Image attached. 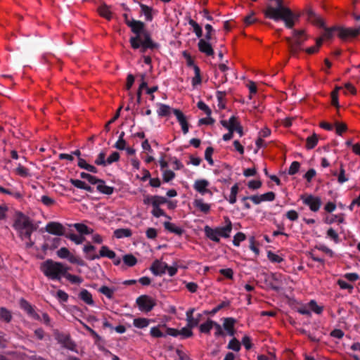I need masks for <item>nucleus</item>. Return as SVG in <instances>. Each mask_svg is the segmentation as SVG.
Returning a JSON list of instances; mask_svg holds the SVG:
<instances>
[{
	"label": "nucleus",
	"mask_w": 360,
	"mask_h": 360,
	"mask_svg": "<svg viewBox=\"0 0 360 360\" xmlns=\"http://www.w3.org/2000/svg\"><path fill=\"white\" fill-rule=\"evenodd\" d=\"M115 291V288H110L106 285H103L98 289V292L105 295L108 299L113 297Z\"/></svg>",
	"instance_id": "42"
},
{
	"label": "nucleus",
	"mask_w": 360,
	"mask_h": 360,
	"mask_svg": "<svg viewBox=\"0 0 360 360\" xmlns=\"http://www.w3.org/2000/svg\"><path fill=\"white\" fill-rule=\"evenodd\" d=\"M160 327H161L160 326H154V327L151 328L150 331V335L153 338H162V337H165L166 335H167V332L165 333L162 331H161Z\"/></svg>",
	"instance_id": "43"
},
{
	"label": "nucleus",
	"mask_w": 360,
	"mask_h": 360,
	"mask_svg": "<svg viewBox=\"0 0 360 360\" xmlns=\"http://www.w3.org/2000/svg\"><path fill=\"white\" fill-rule=\"evenodd\" d=\"M78 297L88 305H94V301L93 300L91 293L86 289H82V290L78 294Z\"/></svg>",
	"instance_id": "24"
},
{
	"label": "nucleus",
	"mask_w": 360,
	"mask_h": 360,
	"mask_svg": "<svg viewBox=\"0 0 360 360\" xmlns=\"http://www.w3.org/2000/svg\"><path fill=\"white\" fill-rule=\"evenodd\" d=\"M267 258L273 263H281L283 261V259L281 257L271 251L267 252Z\"/></svg>",
	"instance_id": "50"
},
{
	"label": "nucleus",
	"mask_w": 360,
	"mask_h": 360,
	"mask_svg": "<svg viewBox=\"0 0 360 360\" xmlns=\"http://www.w3.org/2000/svg\"><path fill=\"white\" fill-rule=\"evenodd\" d=\"M195 77L192 79V85L195 86L200 84L202 82V78L200 75V69L198 66H194Z\"/></svg>",
	"instance_id": "40"
},
{
	"label": "nucleus",
	"mask_w": 360,
	"mask_h": 360,
	"mask_svg": "<svg viewBox=\"0 0 360 360\" xmlns=\"http://www.w3.org/2000/svg\"><path fill=\"white\" fill-rule=\"evenodd\" d=\"M291 14V15L287 17L284 15L281 19L284 22L285 26L288 29H292L302 15L301 13H294L292 11Z\"/></svg>",
	"instance_id": "17"
},
{
	"label": "nucleus",
	"mask_w": 360,
	"mask_h": 360,
	"mask_svg": "<svg viewBox=\"0 0 360 360\" xmlns=\"http://www.w3.org/2000/svg\"><path fill=\"white\" fill-rule=\"evenodd\" d=\"M335 130L338 135L341 136L342 134L347 130V127L345 123L335 122Z\"/></svg>",
	"instance_id": "56"
},
{
	"label": "nucleus",
	"mask_w": 360,
	"mask_h": 360,
	"mask_svg": "<svg viewBox=\"0 0 360 360\" xmlns=\"http://www.w3.org/2000/svg\"><path fill=\"white\" fill-rule=\"evenodd\" d=\"M153 210L151 212L152 214L155 217H160L161 216H163V217H167V219H171V217L169 216H168L165 212V211L161 209L160 207H153Z\"/></svg>",
	"instance_id": "53"
},
{
	"label": "nucleus",
	"mask_w": 360,
	"mask_h": 360,
	"mask_svg": "<svg viewBox=\"0 0 360 360\" xmlns=\"http://www.w3.org/2000/svg\"><path fill=\"white\" fill-rule=\"evenodd\" d=\"M105 152L101 151L95 160V164L99 166L105 167L107 165V160H105Z\"/></svg>",
	"instance_id": "46"
},
{
	"label": "nucleus",
	"mask_w": 360,
	"mask_h": 360,
	"mask_svg": "<svg viewBox=\"0 0 360 360\" xmlns=\"http://www.w3.org/2000/svg\"><path fill=\"white\" fill-rule=\"evenodd\" d=\"M306 15L307 20L311 23L319 27H323L324 25L323 20L311 8H308L306 11Z\"/></svg>",
	"instance_id": "22"
},
{
	"label": "nucleus",
	"mask_w": 360,
	"mask_h": 360,
	"mask_svg": "<svg viewBox=\"0 0 360 360\" xmlns=\"http://www.w3.org/2000/svg\"><path fill=\"white\" fill-rule=\"evenodd\" d=\"M240 342L236 338L231 339L227 345V349H231L235 352L240 351Z\"/></svg>",
	"instance_id": "44"
},
{
	"label": "nucleus",
	"mask_w": 360,
	"mask_h": 360,
	"mask_svg": "<svg viewBox=\"0 0 360 360\" xmlns=\"http://www.w3.org/2000/svg\"><path fill=\"white\" fill-rule=\"evenodd\" d=\"M214 149L212 147H207L205 151V159L208 162L210 165H213L214 161L212 158Z\"/></svg>",
	"instance_id": "58"
},
{
	"label": "nucleus",
	"mask_w": 360,
	"mask_h": 360,
	"mask_svg": "<svg viewBox=\"0 0 360 360\" xmlns=\"http://www.w3.org/2000/svg\"><path fill=\"white\" fill-rule=\"evenodd\" d=\"M300 164L299 162L294 161L291 163L289 169L288 174L289 175H295L297 174L300 169Z\"/></svg>",
	"instance_id": "59"
},
{
	"label": "nucleus",
	"mask_w": 360,
	"mask_h": 360,
	"mask_svg": "<svg viewBox=\"0 0 360 360\" xmlns=\"http://www.w3.org/2000/svg\"><path fill=\"white\" fill-rule=\"evenodd\" d=\"M163 225L167 231L179 236H181L185 231L182 228L176 226L174 224L169 221H165Z\"/></svg>",
	"instance_id": "25"
},
{
	"label": "nucleus",
	"mask_w": 360,
	"mask_h": 360,
	"mask_svg": "<svg viewBox=\"0 0 360 360\" xmlns=\"http://www.w3.org/2000/svg\"><path fill=\"white\" fill-rule=\"evenodd\" d=\"M276 6L274 7L271 5L266 6L264 11V15L266 18L278 21L282 19L285 15L286 17L291 15V10L283 6V0H275Z\"/></svg>",
	"instance_id": "4"
},
{
	"label": "nucleus",
	"mask_w": 360,
	"mask_h": 360,
	"mask_svg": "<svg viewBox=\"0 0 360 360\" xmlns=\"http://www.w3.org/2000/svg\"><path fill=\"white\" fill-rule=\"evenodd\" d=\"M113 234L117 238H122L131 236L132 232L129 229H117L114 231Z\"/></svg>",
	"instance_id": "32"
},
{
	"label": "nucleus",
	"mask_w": 360,
	"mask_h": 360,
	"mask_svg": "<svg viewBox=\"0 0 360 360\" xmlns=\"http://www.w3.org/2000/svg\"><path fill=\"white\" fill-rule=\"evenodd\" d=\"M127 25L130 27L131 31L134 34V36L131 37L129 39L131 47H139V40L145 39L147 34L151 36L150 32L146 29L144 22L140 20L132 18L131 20L127 21Z\"/></svg>",
	"instance_id": "3"
},
{
	"label": "nucleus",
	"mask_w": 360,
	"mask_h": 360,
	"mask_svg": "<svg viewBox=\"0 0 360 360\" xmlns=\"http://www.w3.org/2000/svg\"><path fill=\"white\" fill-rule=\"evenodd\" d=\"M167 267V264L160 262L159 260H155L151 265L150 269L154 275L158 276L165 274L166 268Z\"/></svg>",
	"instance_id": "18"
},
{
	"label": "nucleus",
	"mask_w": 360,
	"mask_h": 360,
	"mask_svg": "<svg viewBox=\"0 0 360 360\" xmlns=\"http://www.w3.org/2000/svg\"><path fill=\"white\" fill-rule=\"evenodd\" d=\"M40 269L48 278L53 281H60L64 274L68 271L70 268L61 262L48 259L41 264Z\"/></svg>",
	"instance_id": "2"
},
{
	"label": "nucleus",
	"mask_w": 360,
	"mask_h": 360,
	"mask_svg": "<svg viewBox=\"0 0 360 360\" xmlns=\"http://www.w3.org/2000/svg\"><path fill=\"white\" fill-rule=\"evenodd\" d=\"M209 185L210 183L207 180L198 179L193 184V188L201 195H205V193H210L212 195V193L209 189H207V186Z\"/></svg>",
	"instance_id": "15"
},
{
	"label": "nucleus",
	"mask_w": 360,
	"mask_h": 360,
	"mask_svg": "<svg viewBox=\"0 0 360 360\" xmlns=\"http://www.w3.org/2000/svg\"><path fill=\"white\" fill-rule=\"evenodd\" d=\"M72 283L79 284L83 281V279L75 275L69 274L68 271L64 274L63 276Z\"/></svg>",
	"instance_id": "45"
},
{
	"label": "nucleus",
	"mask_w": 360,
	"mask_h": 360,
	"mask_svg": "<svg viewBox=\"0 0 360 360\" xmlns=\"http://www.w3.org/2000/svg\"><path fill=\"white\" fill-rule=\"evenodd\" d=\"M20 308L24 310L27 315L32 318L34 320H40L39 315L35 311L34 307L31 305L27 300L22 298L20 300Z\"/></svg>",
	"instance_id": "12"
},
{
	"label": "nucleus",
	"mask_w": 360,
	"mask_h": 360,
	"mask_svg": "<svg viewBox=\"0 0 360 360\" xmlns=\"http://www.w3.org/2000/svg\"><path fill=\"white\" fill-rule=\"evenodd\" d=\"M79 323L83 326V327L96 339V340H100L101 336L91 328L87 326L85 323L79 320Z\"/></svg>",
	"instance_id": "61"
},
{
	"label": "nucleus",
	"mask_w": 360,
	"mask_h": 360,
	"mask_svg": "<svg viewBox=\"0 0 360 360\" xmlns=\"http://www.w3.org/2000/svg\"><path fill=\"white\" fill-rule=\"evenodd\" d=\"M158 110L157 112L160 117H166L170 115L171 108L166 104L164 103H158Z\"/></svg>",
	"instance_id": "33"
},
{
	"label": "nucleus",
	"mask_w": 360,
	"mask_h": 360,
	"mask_svg": "<svg viewBox=\"0 0 360 360\" xmlns=\"http://www.w3.org/2000/svg\"><path fill=\"white\" fill-rule=\"evenodd\" d=\"M166 202H167V199L166 198L160 195H154L153 207H158Z\"/></svg>",
	"instance_id": "48"
},
{
	"label": "nucleus",
	"mask_w": 360,
	"mask_h": 360,
	"mask_svg": "<svg viewBox=\"0 0 360 360\" xmlns=\"http://www.w3.org/2000/svg\"><path fill=\"white\" fill-rule=\"evenodd\" d=\"M193 205L204 214H207L210 210V205L207 203H205L202 198L195 199Z\"/></svg>",
	"instance_id": "26"
},
{
	"label": "nucleus",
	"mask_w": 360,
	"mask_h": 360,
	"mask_svg": "<svg viewBox=\"0 0 360 360\" xmlns=\"http://www.w3.org/2000/svg\"><path fill=\"white\" fill-rule=\"evenodd\" d=\"M13 229L17 231L21 240L30 239L32 233L35 231L38 226L34 224L30 217L21 212L15 213L13 217Z\"/></svg>",
	"instance_id": "1"
},
{
	"label": "nucleus",
	"mask_w": 360,
	"mask_h": 360,
	"mask_svg": "<svg viewBox=\"0 0 360 360\" xmlns=\"http://www.w3.org/2000/svg\"><path fill=\"white\" fill-rule=\"evenodd\" d=\"M173 113L176 116L178 122L181 126L182 131L184 134H186L188 131L189 125L186 120V116L184 113L179 109H174Z\"/></svg>",
	"instance_id": "16"
},
{
	"label": "nucleus",
	"mask_w": 360,
	"mask_h": 360,
	"mask_svg": "<svg viewBox=\"0 0 360 360\" xmlns=\"http://www.w3.org/2000/svg\"><path fill=\"white\" fill-rule=\"evenodd\" d=\"M195 310V308H190L186 312V321L188 323V326L193 328L198 326L202 317V314H198L195 317H194L193 313Z\"/></svg>",
	"instance_id": "11"
},
{
	"label": "nucleus",
	"mask_w": 360,
	"mask_h": 360,
	"mask_svg": "<svg viewBox=\"0 0 360 360\" xmlns=\"http://www.w3.org/2000/svg\"><path fill=\"white\" fill-rule=\"evenodd\" d=\"M65 236L77 245L82 244L86 240L84 236H77L75 233H67Z\"/></svg>",
	"instance_id": "37"
},
{
	"label": "nucleus",
	"mask_w": 360,
	"mask_h": 360,
	"mask_svg": "<svg viewBox=\"0 0 360 360\" xmlns=\"http://www.w3.org/2000/svg\"><path fill=\"white\" fill-rule=\"evenodd\" d=\"M214 321L208 319L205 323H202L199 326L200 333L205 334H210V330L214 326Z\"/></svg>",
	"instance_id": "30"
},
{
	"label": "nucleus",
	"mask_w": 360,
	"mask_h": 360,
	"mask_svg": "<svg viewBox=\"0 0 360 360\" xmlns=\"http://www.w3.org/2000/svg\"><path fill=\"white\" fill-rule=\"evenodd\" d=\"M139 47H131L133 49H139L141 53H146L148 49L154 50L159 48V44L153 41L151 36L146 35L145 39L138 41Z\"/></svg>",
	"instance_id": "8"
},
{
	"label": "nucleus",
	"mask_w": 360,
	"mask_h": 360,
	"mask_svg": "<svg viewBox=\"0 0 360 360\" xmlns=\"http://www.w3.org/2000/svg\"><path fill=\"white\" fill-rule=\"evenodd\" d=\"M309 307L310 311H313L317 314H320L323 311V308L317 305L316 302L314 300H311L309 302Z\"/></svg>",
	"instance_id": "57"
},
{
	"label": "nucleus",
	"mask_w": 360,
	"mask_h": 360,
	"mask_svg": "<svg viewBox=\"0 0 360 360\" xmlns=\"http://www.w3.org/2000/svg\"><path fill=\"white\" fill-rule=\"evenodd\" d=\"M133 324L136 328H144L149 325V320L146 318H137L134 319Z\"/></svg>",
	"instance_id": "39"
},
{
	"label": "nucleus",
	"mask_w": 360,
	"mask_h": 360,
	"mask_svg": "<svg viewBox=\"0 0 360 360\" xmlns=\"http://www.w3.org/2000/svg\"><path fill=\"white\" fill-rule=\"evenodd\" d=\"M205 29L206 30V34L204 39L211 41L212 39V35L215 32L212 26L210 24H206L205 26Z\"/></svg>",
	"instance_id": "60"
},
{
	"label": "nucleus",
	"mask_w": 360,
	"mask_h": 360,
	"mask_svg": "<svg viewBox=\"0 0 360 360\" xmlns=\"http://www.w3.org/2000/svg\"><path fill=\"white\" fill-rule=\"evenodd\" d=\"M58 341L68 349L75 351L76 345L72 340L70 335L62 334L59 336Z\"/></svg>",
	"instance_id": "21"
},
{
	"label": "nucleus",
	"mask_w": 360,
	"mask_h": 360,
	"mask_svg": "<svg viewBox=\"0 0 360 360\" xmlns=\"http://www.w3.org/2000/svg\"><path fill=\"white\" fill-rule=\"evenodd\" d=\"M141 8L146 17V20L147 21H151L153 20V15L151 13V11H152L151 8H150L149 6H148L146 5L141 4Z\"/></svg>",
	"instance_id": "47"
},
{
	"label": "nucleus",
	"mask_w": 360,
	"mask_h": 360,
	"mask_svg": "<svg viewBox=\"0 0 360 360\" xmlns=\"http://www.w3.org/2000/svg\"><path fill=\"white\" fill-rule=\"evenodd\" d=\"M338 37L342 39L349 37H356L360 34V27L357 28H343L338 27Z\"/></svg>",
	"instance_id": "13"
},
{
	"label": "nucleus",
	"mask_w": 360,
	"mask_h": 360,
	"mask_svg": "<svg viewBox=\"0 0 360 360\" xmlns=\"http://www.w3.org/2000/svg\"><path fill=\"white\" fill-rule=\"evenodd\" d=\"M204 232L209 239L216 243H219L220 241L218 231L217 229H212L209 226H205L204 228Z\"/></svg>",
	"instance_id": "23"
},
{
	"label": "nucleus",
	"mask_w": 360,
	"mask_h": 360,
	"mask_svg": "<svg viewBox=\"0 0 360 360\" xmlns=\"http://www.w3.org/2000/svg\"><path fill=\"white\" fill-rule=\"evenodd\" d=\"M122 260L124 264L129 267L135 266L137 263V259L132 254L124 255Z\"/></svg>",
	"instance_id": "34"
},
{
	"label": "nucleus",
	"mask_w": 360,
	"mask_h": 360,
	"mask_svg": "<svg viewBox=\"0 0 360 360\" xmlns=\"http://www.w3.org/2000/svg\"><path fill=\"white\" fill-rule=\"evenodd\" d=\"M121 109H122V107H120V108L117 109V112H115V115L113 116V117H112V118H111V119H110V120H109V121L105 124L104 129H105V131H106V132H108V131H110V125L111 124H112L113 122H115V121L119 118V117H120V110H121Z\"/></svg>",
	"instance_id": "52"
},
{
	"label": "nucleus",
	"mask_w": 360,
	"mask_h": 360,
	"mask_svg": "<svg viewBox=\"0 0 360 360\" xmlns=\"http://www.w3.org/2000/svg\"><path fill=\"white\" fill-rule=\"evenodd\" d=\"M226 226L224 227L216 228L218 231L219 236L224 238H229L232 231V222L228 217H224Z\"/></svg>",
	"instance_id": "19"
},
{
	"label": "nucleus",
	"mask_w": 360,
	"mask_h": 360,
	"mask_svg": "<svg viewBox=\"0 0 360 360\" xmlns=\"http://www.w3.org/2000/svg\"><path fill=\"white\" fill-rule=\"evenodd\" d=\"M197 107L204 111V112L207 115V116H210L211 114H212V110L211 109L209 108V106L205 103H204L202 101H200L198 102L197 103Z\"/></svg>",
	"instance_id": "55"
},
{
	"label": "nucleus",
	"mask_w": 360,
	"mask_h": 360,
	"mask_svg": "<svg viewBox=\"0 0 360 360\" xmlns=\"http://www.w3.org/2000/svg\"><path fill=\"white\" fill-rule=\"evenodd\" d=\"M96 190L101 193L109 195L113 193L115 188L105 185V181L103 180V183L96 186Z\"/></svg>",
	"instance_id": "28"
},
{
	"label": "nucleus",
	"mask_w": 360,
	"mask_h": 360,
	"mask_svg": "<svg viewBox=\"0 0 360 360\" xmlns=\"http://www.w3.org/2000/svg\"><path fill=\"white\" fill-rule=\"evenodd\" d=\"M67 259L72 264H77L81 266H84L85 265L84 260L77 256L73 255L71 253H70V256L68 257Z\"/></svg>",
	"instance_id": "49"
},
{
	"label": "nucleus",
	"mask_w": 360,
	"mask_h": 360,
	"mask_svg": "<svg viewBox=\"0 0 360 360\" xmlns=\"http://www.w3.org/2000/svg\"><path fill=\"white\" fill-rule=\"evenodd\" d=\"M98 13L101 16L105 18V19L110 20L112 18V13L109 9V7L105 4L101 6L98 8Z\"/></svg>",
	"instance_id": "36"
},
{
	"label": "nucleus",
	"mask_w": 360,
	"mask_h": 360,
	"mask_svg": "<svg viewBox=\"0 0 360 360\" xmlns=\"http://www.w3.org/2000/svg\"><path fill=\"white\" fill-rule=\"evenodd\" d=\"M230 304H231V302L229 300L223 301L219 304H218L217 307L213 308L211 311L205 310L203 311V314L212 316L215 314H217L219 311H220L221 309H224L225 307H229Z\"/></svg>",
	"instance_id": "27"
},
{
	"label": "nucleus",
	"mask_w": 360,
	"mask_h": 360,
	"mask_svg": "<svg viewBox=\"0 0 360 360\" xmlns=\"http://www.w3.org/2000/svg\"><path fill=\"white\" fill-rule=\"evenodd\" d=\"M245 238L246 236L245 233L242 232H238L233 237V244L235 246L238 247L240 245V242L245 240Z\"/></svg>",
	"instance_id": "51"
},
{
	"label": "nucleus",
	"mask_w": 360,
	"mask_h": 360,
	"mask_svg": "<svg viewBox=\"0 0 360 360\" xmlns=\"http://www.w3.org/2000/svg\"><path fill=\"white\" fill-rule=\"evenodd\" d=\"M300 199L303 203L307 205L310 210L312 212H318L322 205V201L320 197L314 196L313 195H302Z\"/></svg>",
	"instance_id": "7"
},
{
	"label": "nucleus",
	"mask_w": 360,
	"mask_h": 360,
	"mask_svg": "<svg viewBox=\"0 0 360 360\" xmlns=\"http://www.w3.org/2000/svg\"><path fill=\"white\" fill-rule=\"evenodd\" d=\"M306 148L307 150L313 149L318 143V138L316 134L308 136L306 139Z\"/></svg>",
	"instance_id": "35"
},
{
	"label": "nucleus",
	"mask_w": 360,
	"mask_h": 360,
	"mask_svg": "<svg viewBox=\"0 0 360 360\" xmlns=\"http://www.w3.org/2000/svg\"><path fill=\"white\" fill-rule=\"evenodd\" d=\"M45 230L49 233L56 236H65V229L62 224L56 221L49 222L46 226Z\"/></svg>",
	"instance_id": "10"
},
{
	"label": "nucleus",
	"mask_w": 360,
	"mask_h": 360,
	"mask_svg": "<svg viewBox=\"0 0 360 360\" xmlns=\"http://www.w3.org/2000/svg\"><path fill=\"white\" fill-rule=\"evenodd\" d=\"M163 181L165 182H169L175 177V173L172 170H165L162 174Z\"/></svg>",
	"instance_id": "64"
},
{
	"label": "nucleus",
	"mask_w": 360,
	"mask_h": 360,
	"mask_svg": "<svg viewBox=\"0 0 360 360\" xmlns=\"http://www.w3.org/2000/svg\"><path fill=\"white\" fill-rule=\"evenodd\" d=\"M188 25H191L193 29V32L196 37L200 39L202 37V30L201 26L196 22L194 20L189 18L188 20Z\"/></svg>",
	"instance_id": "31"
},
{
	"label": "nucleus",
	"mask_w": 360,
	"mask_h": 360,
	"mask_svg": "<svg viewBox=\"0 0 360 360\" xmlns=\"http://www.w3.org/2000/svg\"><path fill=\"white\" fill-rule=\"evenodd\" d=\"M292 35L294 37L295 45L291 46V54L296 56L301 50V46L307 39V37L304 34V30H293Z\"/></svg>",
	"instance_id": "5"
},
{
	"label": "nucleus",
	"mask_w": 360,
	"mask_h": 360,
	"mask_svg": "<svg viewBox=\"0 0 360 360\" xmlns=\"http://www.w3.org/2000/svg\"><path fill=\"white\" fill-rule=\"evenodd\" d=\"M327 236L336 243H339L340 241V238L338 233L333 228H330L327 231Z\"/></svg>",
	"instance_id": "62"
},
{
	"label": "nucleus",
	"mask_w": 360,
	"mask_h": 360,
	"mask_svg": "<svg viewBox=\"0 0 360 360\" xmlns=\"http://www.w3.org/2000/svg\"><path fill=\"white\" fill-rule=\"evenodd\" d=\"M236 319L232 317H226L223 319V328L225 330H230L234 328L236 323Z\"/></svg>",
	"instance_id": "38"
},
{
	"label": "nucleus",
	"mask_w": 360,
	"mask_h": 360,
	"mask_svg": "<svg viewBox=\"0 0 360 360\" xmlns=\"http://www.w3.org/2000/svg\"><path fill=\"white\" fill-rule=\"evenodd\" d=\"M75 229L82 235H89L94 232L92 229L82 223H75L72 225Z\"/></svg>",
	"instance_id": "29"
},
{
	"label": "nucleus",
	"mask_w": 360,
	"mask_h": 360,
	"mask_svg": "<svg viewBox=\"0 0 360 360\" xmlns=\"http://www.w3.org/2000/svg\"><path fill=\"white\" fill-rule=\"evenodd\" d=\"M0 319L4 320L6 323L11 322L12 319V314L10 311H8L5 307L0 308Z\"/></svg>",
	"instance_id": "41"
},
{
	"label": "nucleus",
	"mask_w": 360,
	"mask_h": 360,
	"mask_svg": "<svg viewBox=\"0 0 360 360\" xmlns=\"http://www.w3.org/2000/svg\"><path fill=\"white\" fill-rule=\"evenodd\" d=\"M16 174L22 177H27L30 176L29 169L20 164L15 169Z\"/></svg>",
	"instance_id": "54"
},
{
	"label": "nucleus",
	"mask_w": 360,
	"mask_h": 360,
	"mask_svg": "<svg viewBox=\"0 0 360 360\" xmlns=\"http://www.w3.org/2000/svg\"><path fill=\"white\" fill-rule=\"evenodd\" d=\"M193 327H190L188 326V323L186 326L182 328L181 330H177L172 328H167V334L168 335H171L173 337H177L178 335L181 336V339L188 338L193 336V333L192 331Z\"/></svg>",
	"instance_id": "9"
},
{
	"label": "nucleus",
	"mask_w": 360,
	"mask_h": 360,
	"mask_svg": "<svg viewBox=\"0 0 360 360\" xmlns=\"http://www.w3.org/2000/svg\"><path fill=\"white\" fill-rule=\"evenodd\" d=\"M136 303L141 311L149 312L156 305L154 299L148 295H143L136 298Z\"/></svg>",
	"instance_id": "6"
},
{
	"label": "nucleus",
	"mask_w": 360,
	"mask_h": 360,
	"mask_svg": "<svg viewBox=\"0 0 360 360\" xmlns=\"http://www.w3.org/2000/svg\"><path fill=\"white\" fill-rule=\"evenodd\" d=\"M210 41L202 38L200 39L198 43V50L207 56H214V51Z\"/></svg>",
	"instance_id": "14"
},
{
	"label": "nucleus",
	"mask_w": 360,
	"mask_h": 360,
	"mask_svg": "<svg viewBox=\"0 0 360 360\" xmlns=\"http://www.w3.org/2000/svg\"><path fill=\"white\" fill-rule=\"evenodd\" d=\"M96 250V247L91 245L90 243H88L83 247V252L85 254V258L87 260H95L98 259V257L97 254H95L94 252Z\"/></svg>",
	"instance_id": "20"
},
{
	"label": "nucleus",
	"mask_w": 360,
	"mask_h": 360,
	"mask_svg": "<svg viewBox=\"0 0 360 360\" xmlns=\"http://www.w3.org/2000/svg\"><path fill=\"white\" fill-rule=\"evenodd\" d=\"M213 328H214L216 330V331L214 333V336L216 338L225 336L226 334H225L224 331L223 330L222 326L219 323L214 321Z\"/></svg>",
	"instance_id": "63"
}]
</instances>
